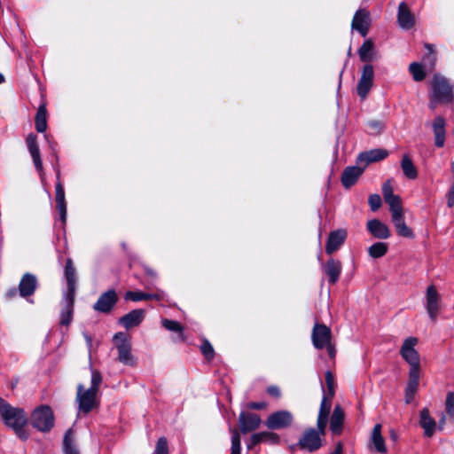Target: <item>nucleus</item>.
Masks as SVG:
<instances>
[{
	"label": "nucleus",
	"instance_id": "nucleus-49",
	"mask_svg": "<svg viewBox=\"0 0 454 454\" xmlns=\"http://www.w3.org/2000/svg\"><path fill=\"white\" fill-rule=\"evenodd\" d=\"M325 383L328 388L327 396L333 397L334 395V378L331 372H325Z\"/></svg>",
	"mask_w": 454,
	"mask_h": 454
},
{
	"label": "nucleus",
	"instance_id": "nucleus-17",
	"mask_svg": "<svg viewBox=\"0 0 454 454\" xmlns=\"http://www.w3.org/2000/svg\"><path fill=\"white\" fill-rule=\"evenodd\" d=\"M37 286V278L34 274L25 273L19 283V294L23 298L29 297L35 294Z\"/></svg>",
	"mask_w": 454,
	"mask_h": 454
},
{
	"label": "nucleus",
	"instance_id": "nucleus-38",
	"mask_svg": "<svg viewBox=\"0 0 454 454\" xmlns=\"http://www.w3.org/2000/svg\"><path fill=\"white\" fill-rule=\"evenodd\" d=\"M409 72L411 73L415 82H421L427 76V72L421 63L412 62L409 66Z\"/></svg>",
	"mask_w": 454,
	"mask_h": 454
},
{
	"label": "nucleus",
	"instance_id": "nucleus-51",
	"mask_svg": "<svg viewBox=\"0 0 454 454\" xmlns=\"http://www.w3.org/2000/svg\"><path fill=\"white\" fill-rule=\"evenodd\" d=\"M371 234L376 238L380 239H386L391 236L389 229H369Z\"/></svg>",
	"mask_w": 454,
	"mask_h": 454
},
{
	"label": "nucleus",
	"instance_id": "nucleus-27",
	"mask_svg": "<svg viewBox=\"0 0 454 454\" xmlns=\"http://www.w3.org/2000/svg\"><path fill=\"white\" fill-rule=\"evenodd\" d=\"M433 130L434 134V145L441 148L445 143V120L442 116H436L433 122Z\"/></svg>",
	"mask_w": 454,
	"mask_h": 454
},
{
	"label": "nucleus",
	"instance_id": "nucleus-52",
	"mask_svg": "<svg viewBox=\"0 0 454 454\" xmlns=\"http://www.w3.org/2000/svg\"><path fill=\"white\" fill-rule=\"evenodd\" d=\"M56 210L59 214V219L60 221L61 225H66L67 223V204L56 205Z\"/></svg>",
	"mask_w": 454,
	"mask_h": 454
},
{
	"label": "nucleus",
	"instance_id": "nucleus-20",
	"mask_svg": "<svg viewBox=\"0 0 454 454\" xmlns=\"http://www.w3.org/2000/svg\"><path fill=\"white\" fill-rule=\"evenodd\" d=\"M397 23L403 29H411L415 25V17L405 2L399 4Z\"/></svg>",
	"mask_w": 454,
	"mask_h": 454
},
{
	"label": "nucleus",
	"instance_id": "nucleus-64",
	"mask_svg": "<svg viewBox=\"0 0 454 454\" xmlns=\"http://www.w3.org/2000/svg\"><path fill=\"white\" fill-rule=\"evenodd\" d=\"M153 297L151 299H156V300H160L162 298V294H152Z\"/></svg>",
	"mask_w": 454,
	"mask_h": 454
},
{
	"label": "nucleus",
	"instance_id": "nucleus-11",
	"mask_svg": "<svg viewBox=\"0 0 454 454\" xmlns=\"http://www.w3.org/2000/svg\"><path fill=\"white\" fill-rule=\"evenodd\" d=\"M374 71L371 64L363 67L361 77L357 83L356 92L361 98H365L373 84Z\"/></svg>",
	"mask_w": 454,
	"mask_h": 454
},
{
	"label": "nucleus",
	"instance_id": "nucleus-3",
	"mask_svg": "<svg viewBox=\"0 0 454 454\" xmlns=\"http://www.w3.org/2000/svg\"><path fill=\"white\" fill-rule=\"evenodd\" d=\"M382 194L385 202L389 206L395 227H407L403 220V210L401 197L394 194L390 180H387L383 184Z\"/></svg>",
	"mask_w": 454,
	"mask_h": 454
},
{
	"label": "nucleus",
	"instance_id": "nucleus-47",
	"mask_svg": "<svg viewBox=\"0 0 454 454\" xmlns=\"http://www.w3.org/2000/svg\"><path fill=\"white\" fill-rule=\"evenodd\" d=\"M367 127L372 130L373 134H380L385 129V124L383 121L379 120H371L367 121Z\"/></svg>",
	"mask_w": 454,
	"mask_h": 454
},
{
	"label": "nucleus",
	"instance_id": "nucleus-12",
	"mask_svg": "<svg viewBox=\"0 0 454 454\" xmlns=\"http://www.w3.org/2000/svg\"><path fill=\"white\" fill-rule=\"evenodd\" d=\"M332 333L329 327L323 324H315L311 339L313 345L317 349H323L329 342H331Z\"/></svg>",
	"mask_w": 454,
	"mask_h": 454
},
{
	"label": "nucleus",
	"instance_id": "nucleus-23",
	"mask_svg": "<svg viewBox=\"0 0 454 454\" xmlns=\"http://www.w3.org/2000/svg\"><path fill=\"white\" fill-rule=\"evenodd\" d=\"M74 295H65L61 301L62 310L60 313V321L59 324L64 326H68L73 320V313H74Z\"/></svg>",
	"mask_w": 454,
	"mask_h": 454
},
{
	"label": "nucleus",
	"instance_id": "nucleus-56",
	"mask_svg": "<svg viewBox=\"0 0 454 454\" xmlns=\"http://www.w3.org/2000/svg\"><path fill=\"white\" fill-rule=\"evenodd\" d=\"M267 393L271 395V396H274L276 398H279L280 395H281V392H280V389L277 386H270L268 387L267 388Z\"/></svg>",
	"mask_w": 454,
	"mask_h": 454
},
{
	"label": "nucleus",
	"instance_id": "nucleus-1",
	"mask_svg": "<svg viewBox=\"0 0 454 454\" xmlns=\"http://www.w3.org/2000/svg\"><path fill=\"white\" fill-rule=\"evenodd\" d=\"M102 383L101 373L91 368L90 387L86 388L83 384H78L76 402L78 403V414H88L99 405L98 397L99 386Z\"/></svg>",
	"mask_w": 454,
	"mask_h": 454
},
{
	"label": "nucleus",
	"instance_id": "nucleus-25",
	"mask_svg": "<svg viewBox=\"0 0 454 454\" xmlns=\"http://www.w3.org/2000/svg\"><path fill=\"white\" fill-rule=\"evenodd\" d=\"M65 278L67 284V291L66 292L65 295L75 296L76 275L75 269L74 267L73 261L71 258H68L66 262Z\"/></svg>",
	"mask_w": 454,
	"mask_h": 454
},
{
	"label": "nucleus",
	"instance_id": "nucleus-9",
	"mask_svg": "<svg viewBox=\"0 0 454 454\" xmlns=\"http://www.w3.org/2000/svg\"><path fill=\"white\" fill-rule=\"evenodd\" d=\"M293 414L286 410L271 413L265 420V426L271 430L283 429L290 427L293 423Z\"/></svg>",
	"mask_w": 454,
	"mask_h": 454
},
{
	"label": "nucleus",
	"instance_id": "nucleus-63",
	"mask_svg": "<svg viewBox=\"0 0 454 454\" xmlns=\"http://www.w3.org/2000/svg\"><path fill=\"white\" fill-rule=\"evenodd\" d=\"M83 336H84L88 345L90 347L91 346V342H92L91 337L89 334H87V333H83Z\"/></svg>",
	"mask_w": 454,
	"mask_h": 454
},
{
	"label": "nucleus",
	"instance_id": "nucleus-39",
	"mask_svg": "<svg viewBox=\"0 0 454 454\" xmlns=\"http://www.w3.org/2000/svg\"><path fill=\"white\" fill-rule=\"evenodd\" d=\"M419 371H409V381L407 383L405 391L408 392L410 395L416 394L419 387Z\"/></svg>",
	"mask_w": 454,
	"mask_h": 454
},
{
	"label": "nucleus",
	"instance_id": "nucleus-61",
	"mask_svg": "<svg viewBox=\"0 0 454 454\" xmlns=\"http://www.w3.org/2000/svg\"><path fill=\"white\" fill-rule=\"evenodd\" d=\"M415 395H410L408 392L405 391V402L406 403H410L411 400L414 398Z\"/></svg>",
	"mask_w": 454,
	"mask_h": 454
},
{
	"label": "nucleus",
	"instance_id": "nucleus-30",
	"mask_svg": "<svg viewBox=\"0 0 454 454\" xmlns=\"http://www.w3.org/2000/svg\"><path fill=\"white\" fill-rule=\"evenodd\" d=\"M35 128L39 133H43L47 129V109L45 103L41 104L37 109L35 117Z\"/></svg>",
	"mask_w": 454,
	"mask_h": 454
},
{
	"label": "nucleus",
	"instance_id": "nucleus-31",
	"mask_svg": "<svg viewBox=\"0 0 454 454\" xmlns=\"http://www.w3.org/2000/svg\"><path fill=\"white\" fill-rule=\"evenodd\" d=\"M381 425L376 424L372 429L371 441L373 444L374 449L376 451L380 453H386L387 448L385 445L384 438L381 435Z\"/></svg>",
	"mask_w": 454,
	"mask_h": 454
},
{
	"label": "nucleus",
	"instance_id": "nucleus-54",
	"mask_svg": "<svg viewBox=\"0 0 454 454\" xmlns=\"http://www.w3.org/2000/svg\"><path fill=\"white\" fill-rule=\"evenodd\" d=\"M397 234L400 237L406 239H413L415 237L412 229H396Z\"/></svg>",
	"mask_w": 454,
	"mask_h": 454
},
{
	"label": "nucleus",
	"instance_id": "nucleus-46",
	"mask_svg": "<svg viewBox=\"0 0 454 454\" xmlns=\"http://www.w3.org/2000/svg\"><path fill=\"white\" fill-rule=\"evenodd\" d=\"M154 454H168V441L165 437L158 439L154 450Z\"/></svg>",
	"mask_w": 454,
	"mask_h": 454
},
{
	"label": "nucleus",
	"instance_id": "nucleus-50",
	"mask_svg": "<svg viewBox=\"0 0 454 454\" xmlns=\"http://www.w3.org/2000/svg\"><path fill=\"white\" fill-rule=\"evenodd\" d=\"M30 154L33 159V162L35 167V169L39 173H41L43 171V161H42L41 154H40V148L35 151L31 152Z\"/></svg>",
	"mask_w": 454,
	"mask_h": 454
},
{
	"label": "nucleus",
	"instance_id": "nucleus-24",
	"mask_svg": "<svg viewBox=\"0 0 454 454\" xmlns=\"http://www.w3.org/2000/svg\"><path fill=\"white\" fill-rule=\"evenodd\" d=\"M419 425L427 437H432L436 430L437 424L427 408H423L419 414Z\"/></svg>",
	"mask_w": 454,
	"mask_h": 454
},
{
	"label": "nucleus",
	"instance_id": "nucleus-5",
	"mask_svg": "<svg viewBox=\"0 0 454 454\" xmlns=\"http://www.w3.org/2000/svg\"><path fill=\"white\" fill-rule=\"evenodd\" d=\"M31 425L41 432H49L54 426V415L52 410L43 405L36 408L31 414Z\"/></svg>",
	"mask_w": 454,
	"mask_h": 454
},
{
	"label": "nucleus",
	"instance_id": "nucleus-60",
	"mask_svg": "<svg viewBox=\"0 0 454 454\" xmlns=\"http://www.w3.org/2000/svg\"><path fill=\"white\" fill-rule=\"evenodd\" d=\"M331 454H342V445L339 442L335 450Z\"/></svg>",
	"mask_w": 454,
	"mask_h": 454
},
{
	"label": "nucleus",
	"instance_id": "nucleus-34",
	"mask_svg": "<svg viewBox=\"0 0 454 454\" xmlns=\"http://www.w3.org/2000/svg\"><path fill=\"white\" fill-rule=\"evenodd\" d=\"M63 449L65 454H80L74 444V437L72 429H68L64 436Z\"/></svg>",
	"mask_w": 454,
	"mask_h": 454
},
{
	"label": "nucleus",
	"instance_id": "nucleus-7",
	"mask_svg": "<svg viewBox=\"0 0 454 454\" xmlns=\"http://www.w3.org/2000/svg\"><path fill=\"white\" fill-rule=\"evenodd\" d=\"M425 308L431 321L435 323L442 308V296L434 285L428 286L426 290Z\"/></svg>",
	"mask_w": 454,
	"mask_h": 454
},
{
	"label": "nucleus",
	"instance_id": "nucleus-44",
	"mask_svg": "<svg viewBox=\"0 0 454 454\" xmlns=\"http://www.w3.org/2000/svg\"><path fill=\"white\" fill-rule=\"evenodd\" d=\"M368 204L372 211L375 212L380 209L382 205V200L377 193L371 194L368 198Z\"/></svg>",
	"mask_w": 454,
	"mask_h": 454
},
{
	"label": "nucleus",
	"instance_id": "nucleus-14",
	"mask_svg": "<svg viewBox=\"0 0 454 454\" xmlns=\"http://www.w3.org/2000/svg\"><path fill=\"white\" fill-rule=\"evenodd\" d=\"M118 301V295L114 289L103 293L93 305V309L101 313H109Z\"/></svg>",
	"mask_w": 454,
	"mask_h": 454
},
{
	"label": "nucleus",
	"instance_id": "nucleus-13",
	"mask_svg": "<svg viewBox=\"0 0 454 454\" xmlns=\"http://www.w3.org/2000/svg\"><path fill=\"white\" fill-rule=\"evenodd\" d=\"M370 26V12L365 9L357 10L351 22L352 29L356 30L363 37H365L369 32Z\"/></svg>",
	"mask_w": 454,
	"mask_h": 454
},
{
	"label": "nucleus",
	"instance_id": "nucleus-2",
	"mask_svg": "<svg viewBox=\"0 0 454 454\" xmlns=\"http://www.w3.org/2000/svg\"><path fill=\"white\" fill-rule=\"evenodd\" d=\"M0 418H2L6 427L14 431L19 438L27 439L28 433L26 430L27 416L22 408L12 406L0 397Z\"/></svg>",
	"mask_w": 454,
	"mask_h": 454
},
{
	"label": "nucleus",
	"instance_id": "nucleus-33",
	"mask_svg": "<svg viewBox=\"0 0 454 454\" xmlns=\"http://www.w3.org/2000/svg\"><path fill=\"white\" fill-rule=\"evenodd\" d=\"M374 43L371 38L364 40L363 44L358 49V55L360 60L365 63L371 62L373 59Z\"/></svg>",
	"mask_w": 454,
	"mask_h": 454
},
{
	"label": "nucleus",
	"instance_id": "nucleus-29",
	"mask_svg": "<svg viewBox=\"0 0 454 454\" xmlns=\"http://www.w3.org/2000/svg\"><path fill=\"white\" fill-rule=\"evenodd\" d=\"M324 270L328 276V281L334 284L338 281L341 272V263L340 261L330 259L324 266Z\"/></svg>",
	"mask_w": 454,
	"mask_h": 454
},
{
	"label": "nucleus",
	"instance_id": "nucleus-42",
	"mask_svg": "<svg viewBox=\"0 0 454 454\" xmlns=\"http://www.w3.org/2000/svg\"><path fill=\"white\" fill-rule=\"evenodd\" d=\"M161 323L165 329L171 331V332L182 333L184 330L182 325L179 322L175 321V320H170V319L165 318L162 320Z\"/></svg>",
	"mask_w": 454,
	"mask_h": 454
},
{
	"label": "nucleus",
	"instance_id": "nucleus-41",
	"mask_svg": "<svg viewBox=\"0 0 454 454\" xmlns=\"http://www.w3.org/2000/svg\"><path fill=\"white\" fill-rule=\"evenodd\" d=\"M153 297L152 294H148L143 292H132L129 291L125 294L126 300H130L132 301H139L144 300H150Z\"/></svg>",
	"mask_w": 454,
	"mask_h": 454
},
{
	"label": "nucleus",
	"instance_id": "nucleus-58",
	"mask_svg": "<svg viewBox=\"0 0 454 454\" xmlns=\"http://www.w3.org/2000/svg\"><path fill=\"white\" fill-rule=\"evenodd\" d=\"M325 348L327 349L329 356L331 358H334L336 355V349L334 346L331 342H329Z\"/></svg>",
	"mask_w": 454,
	"mask_h": 454
},
{
	"label": "nucleus",
	"instance_id": "nucleus-15",
	"mask_svg": "<svg viewBox=\"0 0 454 454\" xmlns=\"http://www.w3.org/2000/svg\"><path fill=\"white\" fill-rule=\"evenodd\" d=\"M388 151L383 148H375L360 153L356 157V163H364V168L371 163L383 160L388 156Z\"/></svg>",
	"mask_w": 454,
	"mask_h": 454
},
{
	"label": "nucleus",
	"instance_id": "nucleus-36",
	"mask_svg": "<svg viewBox=\"0 0 454 454\" xmlns=\"http://www.w3.org/2000/svg\"><path fill=\"white\" fill-rule=\"evenodd\" d=\"M55 201L56 205L67 204L64 186L60 181V170H56Z\"/></svg>",
	"mask_w": 454,
	"mask_h": 454
},
{
	"label": "nucleus",
	"instance_id": "nucleus-28",
	"mask_svg": "<svg viewBox=\"0 0 454 454\" xmlns=\"http://www.w3.org/2000/svg\"><path fill=\"white\" fill-rule=\"evenodd\" d=\"M344 417L345 414L342 408L340 405H336L330 420V428L333 434H340L341 433Z\"/></svg>",
	"mask_w": 454,
	"mask_h": 454
},
{
	"label": "nucleus",
	"instance_id": "nucleus-43",
	"mask_svg": "<svg viewBox=\"0 0 454 454\" xmlns=\"http://www.w3.org/2000/svg\"><path fill=\"white\" fill-rule=\"evenodd\" d=\"M200 351L207 360H212L214 358V348L208 340H205L203 341L200 346Z\"/></svg>",
	"mask_w": 454,
	"mask_h": 454
},
{
	"label": "nucleus",
	"instance_id": "nucleus-62",
	"mask_svg": "<svg viewBox=\"0 0 454 454\" xmlns=\"http://www.w3.org/2000/svg\"><path fill=\"white\" fill-rule=\"evenodd\" d=\"M16 294H17V290L15 288H12V289L8 291L7 295L10 298H12V297H14L16 295Z\"/></svg>",
	"mask_w": 454,
	"mask_h": 454
},
{
	"label": "nucleus",
	"instance_id": "nucleus-26",
	"mask_svg": "<svg viewBox=\"0 0 454 454\" xmlns=\"http://www.w3.org/2000/svg\"><path fill=\"white\" fill-rule=\"evenodd\" d=\"M279 436L276 433L273 432H260L254 434L250 438V443L248 445V448L251 449L252 447L261 443V442H268L270 444H278L279 443Z\"/></svg>",
	"mask_w": 454,
	"mask_h": 454
},
{
	"label": "nucleus",
	"instance_id": "nucleus-32",
	"mask_svg": "<svg viewBox=\"0 0 454 454\" xmlns=\"http://www.w3.org/2000/svg\"><path fill=\"white\" fill-rule=\"evenodd\" d=\"M401 168L405 177L414 180L418 177V170L408 154H404L401 160Z\"/></svg>",
	"mask_w": 454,
	"mask_h": 454
},
{
	"label": "nucleus",
	"instance_id": "nucleus-4",
	"mask_svg": "<svg viewBox=\"0 0 454 454\" xmlns=\"http://www.w3.org/2000/svg\"><path fill=\"white\" fill-rule=\"evenodd\" d=\"M434 97L442 100V105L454 102V86L440 74H434L431 80V92Z\"/></svg>",
	"mask_w": 454,
	"mask_h": 454
},
{
	"label": "nucleus",
	"instance_id": "nucleus-19",
	"mask_svg": "<svg viewBox=\"0 0 454 454\" xmlns=\"http://www.w3.org/2000/svg\"><path fill=\"white\" fill-rule=\"evenodd\" d=\"M347 238V232L344 229H336L330 231L325 245V252L332 254L337 251L344 243Z\"/></svg>",
	"mask_w": 454,
	"mask_h": 454
},
{
	"label": "nucleus",
	"instance_id": "nucleus-53",
	"mask_svg": "<svg viewBox=\"0 0 454 454\" xmlns=\"http://www.w3.org/2000/svg\"><path fill=\"white\" fill-rule=\"evenodd\" d=\"M268 407L266 402H251L247 404V408L250 410H264Z\"/></svg>",
	"mask_w": 454,
	"mask_h": 454
},
{
	"label": "nucleus",
	"instance_id": "nucleus-40",
	"mask_svg": "<svg viewBox=\"0 0 454 454\" xmlns=\"http://www.w3.org/2000/svg\"><path fill=\"white\" fill-rule=\"evenodd\" d=\"M231 454H240V435L236 428H231Z\"/></svg>",
	"mask_w": 454,
	"mask_h": 454
},
{
	"label": "nucleus",
	"instance_id": "nucleus-18",
	"mask_svg": "<svg viewBox=\"0 0 454 454\" xmlns=\"http://www.w3.org/2000/svg\"><path fill=\"white\" fill-rule=\"evenodd\" d=\"M364 171V167L348 166L346 167L341 174L340 182L344 188L349 189L352 187L362 176Z\"/></svg>",
	"mask_w": 454,
	"mask_h": 454
},
{
	"label": "nucleus",
	"instance_id": "nucleus-6",
	"mask_svg": "<svg viewBox=\"0 0 454 454\" xmlns=\"http://www.w3.org/2000/svg\"><path fill=\"white\" fill-rule=\"evenodd\" d=\"M419 340L416 337L406 338L400 349V355L410 365V370L419 371L420 358L415 346Z\"/></svg>",
	"mask_w": 454,
	"mask_h": 454
},
{
	"label": "nucleus",
	"instance_id": "nucleus-21",
	"mask_svg": "<svg viewBox=\"0 0 454 454\" xmlns=\"http://www.w3.org/2000/svg\"><path fill=\"white\" fill-rule=\"evenodd\" d=\"M145 310L142 309H133L119 319V323L127 330L138 326L144 320Z\"/></svg>",
	"mask_w": 454,
	"mask_h": 454
},
{
	"label": "nucleus",
	"instance_id": "nucleus-48",
	"mask_svg": "<svg viewBox=\"0 0 454 454\" xmlns=\"http://www.w3.org/2000/svg\"><path fill=\"white\" fill-rule=\"evenodd\" d=\"M26 144L29 153L39 149L37 136L35 133H29L26 138Z\"/></svg>",
	"mask_w": 454,
	"mask_h": 454
},
{
	"label": "nucleus",
	"instance_id": "nucleus-10",
	"mask_svg": "<svg viewBox=\"0 0 454 454\" xmlns=\"http://www.w3.org/2000/svg\"><path fill=\"white\" fill-rule=\"evenodd\" d=\"M324 434L319 428L317 430L314 428L306 430L299 440L300 448L310 452L318 450L322 445L321 435Z\"/></svg>",
	"mask_w": 454,
	"mask_h": 454
},
{
	"label": "nucleus",
	"instance_id": "nucleus-59",
	"mask_svg": "<svg viewBox=\"0 0 454 454\" xmlns=\"http://www.w3.org/2000/svg\"><path fill=\"white\" fill-rule=\"evenodd\" d=\"M445 421H446V415L444 413H442V416L439 419V426H438L440 430H442L443 428Z\"/></svg>",
	"mask_w": 454,
	"mask_h": 454
},
{
	"label": "nucleus",
	"instance_id": "nucleus-45",
	"mask_svg": "<svg viewBox=\"0 0 454 454\" xmlns=\"http://www.w3.org/2000/svg\"><path fill=\"white\" fill-rule=\"evenodd\" d=\"M445 409H446V413L450 418H454V393L453 392H449L446 395Z\"/></svg>",
	"mask_w": 454,
	"mask_h": 454
},
{
	"label": "nucleus",
	"instance_id": "nucleus-37",
	"mask_svg": "<svg viewBox=\"0 0 454 454\" xmlns=\"http://www.w3.org/2000/svg\"><path fill=\"white\" fill-rule=\"evenodd\" d=\"M388 250V245L386 242H376L368 248V254L372 258H380L384 256Z\"/></svg>",
	"mask_w": 454,
	"mask_h": 454
},
{
	"label": "nucleus",
	"instance_id": "nucleus-22",
	"mask_svg": "<svg viewBox=\"0 0 454 454\" xmlns=\"http://www.w3.org/2000/svg\"><path fill=\"white\" fill-rule=\"evenodd\" d=\"M332 398L333 397L327 396L326 394H324L320 403L317 417V428H319L322 434H325V430L328 422V417L332 405Z\"/></svg>",
	"mask_w": 454,
	"mask_h": 454
},
{
	"label": "nucleus",
	"instance_id": "nucleus-16",
	"mask_svg": "<svg viewBox=\"0 0 454 454\" xmlns=\"http://www.w3.org/2000/svg\"><path fill=\"white\" fill-rule=\"evenodd\" d=\"M262 423L259 415L250 412H241L239 417V424L241 433L247 434L256 430Z\"/></svg>",
	"mask_w": 454,
	"mask_h": 454
},
{
	"label": "nucleus",
	"instance_id": "nucleus-55",
	"mask_svg": "<svg viewBox=\"0 0 454 454\" xmlns=\"http://www.w3.org/2000/svg\"><path fill=\"white\" fill-rule=\"evenodd\" d=\"M442 104V100L438 99L437 98L434 97L432 93L429 95V102H428V107L434 111L437 107L438 105Z\"/></svg>",
	"mask_w": 454,
	"mask_h": 454
},
{
	"label": "nucleus",
	"instance_id": "nucleus-57",
	"mask_svg": "<svg viewBox=\"0 0 454 454\" xmlns=\"http://www.w3.org/2000/svg\"><path fill=\"white\" fill-rule=\"evenodd\" d=\"M366 227H386L380 220L372 219L367 222Z\"/></svg>",
	"mask_w": 454,
	"mask_h": 454
},
{
	"label": "nucleus",
	"instance_id": "nucleus-8",
	"mask_svg": "<svg viewBox=\"0 0 454 454\" xmlns=\"http://www.w3.org/2000/svg\"><path fill=\"white\" fill-rule=\"evenodd\" d=\"M114 341L118 350V360L127 365H134L135 359L131 354V344L127 335L121 332L114 335Z\"/></svg>",
	"mask_w": 454,
	"mask_h": 454
},
{
	"label": "nucleus",
	"instance_id": "nucleus-35",
	"mask_svg": "<svg viewBox=\"0 0 454 454\" xmlns=\"http://www.w3.org/2000/svg\"><path fill=\"white\" fill-rule=\"evenodd\" d=\"M425 47L428 51L423 56V65L427 67L429 71H432L434 70L436 63V52L433 44L425 43Z\"/></svg>",
	"mask_w": 454,
	"mask_h": 454
}]
</instances>
